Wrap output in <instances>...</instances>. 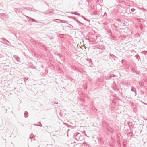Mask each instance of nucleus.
Returning <instances> with one entry per match:
<instances>
[{
  "label": "nucleus",
  "instance_id": "obj_1",
  "mask_svg": "<svg viewBox=\"0 0 147 147\" xmlns=\"http://www.w3.org/2000/svg\"><path fill=\"white\" fill-rule=\"evenodd\" d=\"M74 138L77 141H82L84 139V135H82L81 133L76 132L74 135Z\"/></svg>",
  "mask_w": 147,
  "mask_h": 147
},
{
  "label": "nucleus",
  "instance_id": "obj_2",
  "mask_svg": "<svg viewBox=\"0 0 147 147\" xmlns=\"http://www.w3.org/2000/svg\"><path fill=\"white\" fill-rule=\"evenodd\" d=\"M131 91L134 92L135 93V96L137 95L136 90V89L133 87H131Z\"/></svg>",
  "mask_w": 147,
  "mask_h": 147
},
{
  "label": "nucleus",
  "instance_id": "obj_3",
  "mask_svg": "<svg viewBox=\"0 0 147 147\" xmlns=\"http://www.w3.org/2000/svg\"><path fill=\"white\" fill-rule=\"evenodd\" d=\"M107 129L108 131H109L110 132L113 133L114 131V129L112 128L109 127L107 128Z\"/></svg>",
  "mask_w": 147,
  "mask_h": 147
},
{
  "label": "nucleus",
  "instance_id": "obj_4",
  "mask_svg": "<svg viewBox=\"0 0 147 147\" xmlns=\"http://www.w3.org/2000/svg\"><path fill=\"white\" fill-rule=\"evenodd\" d=\"M26 16L27 18H30V19L32 21V22H36V23H38V22H37L35 20V19H33V18H31V17H28V16Z\"/></svg>",
  "mask_w": 147,
  "mask_h": 147
},
{
  "label": "nucleus",
  "instance_id": "obj_5",
  "mask_svg": "<svg viewBox=\"0 0 147 147\" xmlns=\"http://www.w3.org/2000/svg\"><path fill=\"white\" fill-rule=\"evenodd\" d=\"M110 56L114 60H115L117 57L113 54H110Z\"/></svg>",
  "mask_w": 147,
  "mask_h": 147
},
{
  "label": "nucleus",
  "instance_id": "obj_6",
  "mask_svg": "<svg viewBox=\"0 0 147 147\" xmlns=\"http://www.w3.org/2000/svg\"><path fill=\"white\" fill-rule=\"evenodd\" d=\"M14 57L17 61H20L19 60L20 58L18 56L15 55L14 56Z\"/></svg>",
  "mask_w": 147,
  "mask_h": 147
},
{
  "label": "nucleus",
  "instance_id": "obj_7",
  "mask_svg": "<svg viewBox=\"0 0 147 147\" xmlns=\"http://www.w3.org/2000/svg\"><path fill=\"white\" fill-rule=\"evenodd\" d=\"M24 117L25 118H27L28 116V113L27 111H25L24 113Z\"/></svg>",
  "mask_w": 147,
  "mask_h": 147
},
{
  "label": "nucleus",
  "instance_id": "obj_8",
  "mask_svg": "<svg viewBox=\"0 0 147 147\" xmlns=\"http://www.w3.org/2000/svg\"><path fill=\"white\" fill-rule=\"evenodd\" d=\"M71 13L74 14L77 16H80V14L79 13H77L76 12H71Z\"/></svg>",
  "mask_w": 147,
  "mask_h": 147
},
{
  "label": "nucleus",
  "instance_id": "obj_9",
  "mask_svg": "<svg viewBox=\"0 0 147 147\" xmlns=\"http://www.w3.org/2000/svg\"><path fill=\"white\" fill-rule=\"evenodd\" d=\"M82 18H83L85 20L88 21L89 22L90 21V20L86 18L84 16H82Z\"/></svg>",
  "mask_w": 147,
  "mask_h": 147
},
{
  "label": "nucleus",
  "instance_id": "obj_10",
  "mask_svg": "<svg viewBox=\"0 0 147 147\" xmlns=\"http://www.w3.org/2000/svg\"><path fill=\"white\" fill-rule=\"evenodd\" d=\"M94 47L97 49H100V45L94 46Z\"/></svg>",
  "mask_w": 147,
  "mask_h": 147
},
{
  "label": "nucleus",
  "instance_id": "obj_11",
  "mask_svg": "<svg viewBox=\"0 0 147 147\" xmlns=\"http://www.w3.org/2000/svg\"><path fill=\"white\" fill-rule=\"evenodd\" d=\"M56 20H59L60 21H61V23H66V21H65V20H63H63H59V19H56Z\"/></svg>",
  "mask_w": 147,
  "mask_h": 147
},
{
  "label": "nucleus",
  "instance_id": "obj_12",
  "mask_svg": "<svg viewBox=\"0 0 147 147\" xmlns=\"http://www.w3.org/2000/svg\"><path fill=\"white\" fill-rule=\"evenodd\" d=\"M88 61L89 62V63H91V64H92V60L90 59H88Z\"/></svg>",
  "mask_w": 147,
  "mask_h": 147
},
{
  "label": "nucleus",
  "instance_id": "obj_13",
  "mask_svg": "<svg viewBox=\"0 0 147 147\" xmlns=\"http://www.w3.org/2000/svg\"><path fill=\"white\" fill-rule=\"evenodd\" d=\"M75 20L78 23H80L82 25H83V24L82 23H81L80 21H79L77 19H75Z\"/></svg>",
  "mask_w": 147,
  "mask_h": 147
},
{
  "label": "nucleus",
  "instance_id": "obj_14",
  "mask_svg": "<svg viewBox=\"0 0 147 147\" xmlns=\"http://www.w3.org/2000/svg\"><path fill=\"white\" fill-rule=\"evenodd\" d=\"M68 17H69V18H71L72 19H74V20H75V18L74 17H72V16H68Z\"/></svg>",
  "mask_w": 147,
  "mask_h": 147
},
{
  "label": "nucleus",
  "instance_id": "obj_15",
  "mask_svg": "<svg viewBox=\"0 0 147 147\" xmlns=\"http://www.w3.org/2000/svg\"><path fill=\"white\" fill-rule=\"evenodd\" d=\"M142 52L144 54H146L147 53V51H143Z\"/></svg>",
  "mask_w": 147,
  "mask_h": 147
},
{
  "label": "nucleus",
  "instance_id": "obj_16",
  "mask_svg": "<svg viewBox=\"0 0 147 147\" xmlns=\"http://www.w3.org/2000/svg\"><path fill=\"white\" fill-rule=\"evenodd\" d=\"M135 10V9L134 8H132L131 9V11L132 12H134Z\"/></svg>",
  "mask_w": 147,
  "mask_h": 147
},
{
  "label": "nucleus",
  "instance_id": "obj_17",
  "mask_svg": "<svg viewBox=\"0 0 147 147\" xmlns=\"http://www.w3.org/2000/svg\"><path fill=\"white\" fill-rule=\"evenodd\" d=\"M105 79L106 80H108L111 79V78H109V76H107V77H105Z\"/></svg>",
  "mask_w": 147,
  "mask_h": 147
},
{
  "label": "nucleus",
  "instance_id": "obj_18",
  "mask_svg": "<svg viewBox=\"0 0 147 147\" xmlns=\"http://www.w3.org/2000/svg\"><path fill=\"white\" fill-rule=\"evenodd\" d=\"M28 79V78H24V82H25Z\"/></svg>",
  "mask_w": 147,
  "mask_h": 147
},
{
  "label": "nucleus",
  "instance_id": "obj_19",
  "mask_svg": "<svg viewBox=\"0 0 147 147\" xmlns=\"http://www.w3.org/2000/svg\"><path fill=\"white\" fill-rule=\"evenodd\" d=\"M83 144H84V145H86V146H88V147H89V145H88V144H87L86 143H83Z\"/></svg>",
  "mask_w": 147,
  "mask_h": 147
},
{
  "label": "nucleus",
  "instance_id": "obj_20",
  "mask_svg": "<svg viewBox=\"0 0 147 147\" xmlns=\"http://www.w3.org/2000/svg\"><path fill=\"white\" fill-rule=\"evenodd\" d=\"M3 40V41H4V40H6V41L8 42H9L7 40H6L4 38H2Z\"/></svg>",
  "mask_w": 147,
  "mask_h": 147
},
{
  "label": "nucleus",
  "instance_id": "obj_21",
  "mask_svg": "<svg viewBox=\"0 0 147 147\" xmlns=\"http://www.w3.org/2000/svg\"><path fill=\"white\" fill-rule=\"evenodd\" d=\"M20 9H17V8H15L14 9V10L15 11H16V13H17V11L18 10H19Z\"/></svg>",
  "mask_w": 147,
  "mask_h": 147
},
{
  "label": "nucleus",
  "instance_id": "obj_22",
  "mask_svg": "<svg viewBox=\"0 0 147 147\" xmlns=\"http://www.w3.org/2000/svg\"><path fill=\"white\" fill-rule=\"evenodd\" d=\"M92 42H93V44H95L97 43V42H96V41L95 40H92Z\"/></svg>",
  "mask_w": 147,
  "mask_h": 147
},
{
  "label": "nucleus",
  "instance_id": "obj_23",
  "mask_svg": "<svg viewBox=\"0 0 147 147\" xmlns=\"http://www.w3.org/2000/svg\"><path fill=\"white\" fill-rule=\"evenodd\" d=\"M129 126H131V127H132L133 126V125H132V124L131 123H129Z\"/></svg>",
  "mask_w": 147,
  "mask_h": 147
},
{
  "label": "nucleus",
  "instance_id": "obj_24",
  "mask_svg": "<svg viewBox=\"0 0 147 147\" xmlns=\"http://www.w3.org/2000/svg\"><path fill=\"white\" fill-rule=\"evenodd\" d=\"M112 77H116L117 76L113 74H112Z\"/></svg>",
  "mask_w": 147,
  "mask_h": 147
},
{
  "label": "nucleus",
  "instance_id": "obj_25",
  "mask_svg": "<svg viewBox=\"0 0 147 147\" xmlns=\"http://www.w3.org/2000/svg\"><path fill=\"white\" fill-rule=\"evenodd\" d=\"M3 14H3L0 13V17L3 16Z\"/></svg>",
  "mask_w": 147,
  "mask_h": 147
},
{
  "label": "nucleus",
  "instance_id": "obj_26",
  "mask_svg": "<svg viewBox=\"0 0 147 147\" xmlns=\"http://www.w3.org/2000/svg\"><path fill=\"white\" fill-rule=\"evenodd\" d=\"M135 57L137 59H138V57H139L138 55H136L135 56Z\"/></svg>",
  "mask_w": 147,
  "mask_h": 147
},
{
  "label": "nucleus",
  "instance_id": "obj_27",
  "mask_svg": "<svg viewBox=\"0 0 147 147\" xmlns=\"http://www.w3.org/2000/svg\"><path fill=\"white\" fill-rule=\"evenodd\" d=\"M34 125L35 126H39V125L38 124H34Z\"/></svg>",
  "mask_w": 147,
  "mask_h": 147
},
{
  "label": "nucleus",
  "instance_id": "obj_28",
  "mask_svg": "<svg viewBox=\"0 0 147 147\" xmlns=\"http://www.w3.org/2000/svg\"><path fill=\"white\" fill-rule=\"evenodd\" d=\"M111 77H112V74L110 75L109 76V78H111Z\"/></svg>",
  "mask_w": 147,
  "mask_h": 147
},
{
  "label": "nucleus",
  "instance_id": "obj_29",
  "mask_svg": "<svg viewBox=\"0 0 147 147\" xmlns=\"http://www.w3.org/2000/svg\"><path fill=\"white\" fill-rule=\"evenodd\" d=\"M117 20V21H118V22H121V20H120V19H118Z\"/></svg>",
  "mask_w": 147,
  "mask_h": 147
},
{
  "label": "nucleus",
  "instance_id": "obj_30",
  "mask_svg": "<svg viewBox=\"0 0 147 147\" xmlns=\"http://www.w3.org/2000/svg\"><path fill=\"white\" fill-rule=\"evenodd\" d=\"M144 120H145L147 121V119L144 118Z\"/></svg>",
  "mask_w": 147,
  "mask_h": 147
},
{
  "label": "nucleus",
  "instance_id": "obj_31",
  "mask_svg": "<svg viewBox=\"0 0 147 147\" xmlns=\"http://www.w3.org/2000/svg\"><path fill=\"white\" fill-rule=\"evenodd\" d=\"M132 134L133 132H132L129 133V134Z\"/></svg>",
  "mask_w": 147,
  "mask_h": 147
},
{
  "label": "nucleus",
  "instance_id": "obj_32",
  "mask_svg": "<svg viewBox=\"0 0 147 147\" xmlns=\"http://www.w3.org/2000/svg\"><path fill=\"white\" fill-rule=\"evenodd\" d=\"M39 126H40V127L42 126V124H40V125H39Z\"/></svg>",
  "mask_w": 147,
  "mask_h": 147
},
{
  "label": "nucleus",
  "instance_id": "obj_33",
  "mask_svg": "<svg viewBox=\"0 0 147 147\" xmlns=\"http://www.w3.org/2000/svg\"><path fill=\"white\" fill-rule=\"evenodd\" d=\"M30 138H33V136H32V137H31V136H30Z\"/></svg>",
  "mask_w": 147,
  "mask_h": 147
},
{
  "label": "nucleus",
  "instance_id": "obj_34",
  "mask_svg": "<svg viewBox=\"0 0 147 147\" xmlns=\"http://www.w3.org/2000/svg\"><path fill=\"white\" fill-rule=\"evenodd\" d=\"M107 14V13H106V12H105V14Z\"/></svg>",
  "mask_w": 147,
  "mask_h": 147
},
{
  "label": "nucleus",
  "instance_id": "obj_35",
  "mask_svg": "<svg viewBox=\"0 0 147 147\" xmlns=\"http://www.w3.org/2000/svg\"><path fill=\"white\" fill-rule=\"evenodd\" d=\"M44 13L46 14V13Z\"/></svg>",
  "mask_w": 147,
  "mask_h": 147
},
{
  "label": "nucleus",
  "instance_id": "obj_36",
  "mask_svg": "<svg viewBox=\"0 0 147 147\" xmlns=\"http://www.w3.org/2000/svg\"><path fill=\"white\" fill-rule=\"evenodd\" d=\"M10 95H11V93H10Z\"/></svg>",
  "mask_w": 147,
  "mask_h": 147
},
{
  "label": "nucleus",
  "instance_id": "obj_37",
  "mask_svg": "<svg viewBox=\"0 0 147 147\" xmlns=\"http://www.w3.org/2000/svg\"><path fill=\"white\" fill-rule=\"evenodd\" d=\"M96 38H97V36H96Z\"/></svg>",
  "mask_w": 147,
  "mask_h": 147
},
{
  "label": "nucleus",
  "instance_id": "obj_38",
  "mask_svg": "<svg viewBox=\"0 0 147 147\" xmlns=\"http://www.w3.org/2000/svg\"><path fill=\"white\" fill-rule=\"evenodd\" d=\"M85 135L86 136V134H85Z\"/></svg>",
  "mask_w": 147,
  "mask_h": 147
}]
</instances>
